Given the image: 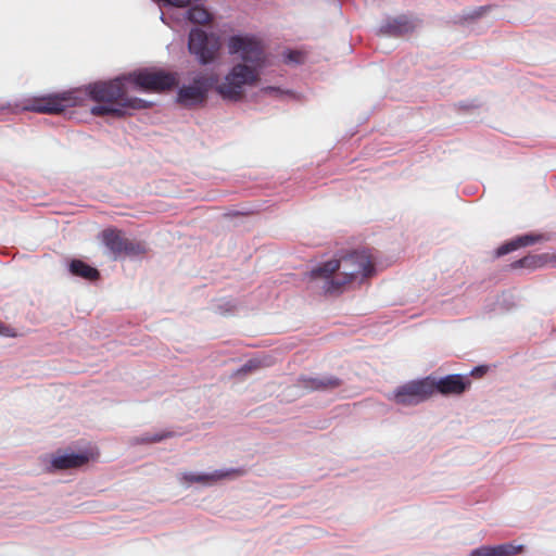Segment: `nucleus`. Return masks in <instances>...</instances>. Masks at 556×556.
Listing matches in <instances>:
<instances>
[{
	"instance_id": "nucleus-23",
	"label": "nucleus",
	"mask_w": 556,
	"mask_h": 556,
	"mask_svg": "<svg viewBox=\"0 0 556 556\" xmlns=\"http://www.w3.org/2000/svg\"><path fill=\"white\" fill-rule=\"evenodd\" d=\"M143 253H146V247L141 242L125 238L122 248V255L138 256Z\"/></svg>"
},
{
	"instance_id": "nucleus-4",
	"label": "nucleus",
	"mask_w": 556,
	"mask_h": 556,
	"mask_svg": "<svg viewBox=\"0 0 556 556\" xmlns=\"http://www.w3.org/2000/svg\"><path fill=\"white\" fill-rule=\"evenodd\" d=\"M228 52L231 55H239L243 64L263 68L265 65V52L261 42L253 36L233 35L227 42Z\"/></svg>"
},
{
	"instance_id": "nucleus-24",
	"label": "nucleus",
	"mask_w": 556,
	"mask_h": 556,
	"mask_svg": "<svg viewBox=\"0 0 556 556\" xmlns=\"http://www.w3.org/2000/svg\"><path fill=\"white\" fill-rule=\"evenodd\" d=\"M492 8H493L492 5H482V7L465 10L463 13V18L465 21H473V20L481 18L489 11H491Z\"/></svg>"
},
{
	"instance_id": "nucleus-17",
	"label": "nucleus",
	"mask_w": 556,
	"mask_h": 556,
	"mask_svg": "<svg viewBox=\"0 0 556 556\" xmlns=\"http://www.w3.org/2000/svg\"><path fill=\"white\" fill-rule=\"evenodd\" d=\"M102 242L108 250L114 255V257L122 256V248L125 241L123 233L116 229H105L101 233Z\"/></svg>"
},
{
	"instance_id": "nucleus-22",
	"label": "nucleus",
	"mask_w": 556,
	"mask_h": 556,
	"mask_svg": "<svg viewBox=\"0 0 556 556\" xmlns=\"http://www.w3.org/2000/svg\"><path fill=\"white\" fill-rule=\"evenodd\" d=\"M268 363L265 358H251L247 361L241 367H239L235 375L236 376H244L251 372L256 371L257 369L267 366Z\"/></svg>"
},
{
	"instance_id": "nucleus-30",
	"label": "nucleus",
	"mask_w": 556,
	"mask_h": 556,
	"mask_svg": "<svg viewBox=\"0 0 556 556\" xmlns=\"http://www.w3.org/2000/svg\"><path fill=\"white\" fill-rule=\"evenodd\" d=\"M160 18L163 23L168 24L164 13L161 14Z\"/></svg>"
},
{
	"instance_id": "nucleus-1",
	"label": "nucleus",
	"mask_w": 556,
	"mask_h": 556,
	"mask_svg": "<svg viewBox=\"0 0 556 556\" xmlns=\"http://www.w3.org/2000/svg\"><path fill=\"white\" fill-rule=\"evenodd\" d=\"M375 274L371 256L365 251H353L339 260H330L315 266L308 273L312 288L325 294H338L342 288L352 281L359 280Z\"/></svg>"
},
{
	"instance_id": "nucleus-20",
	"label": "nucleus",
	"mask_w": 556,
	"mask_h": 556,
	"mask_svg": "<svg viewBox=\"0 0 556 556\" xmlns=\"http://www.w3.org/2000/svg\"><path fill=\"white\" fill-rule=\"evenodd\" d=\"M547 255H527L511 264L514 268H530L535 269L542 267L546 262Z\"/></svg>"
},
{
	"instance_id": "nucleus-25",
	"label": "nucleus",
	"mask_w": 556,
	"mask_h": 556,
	"mask_svg": "<svg viewBox=\"0 0 556 556\" xmlns=\"http://www.w3.org/2000/svg\"><path fill=\"white\" fill-rule=\"evenodd\" d=\"M170 435H172V432L144 433L140 437H137L135 439V442L141 443V444L161 442Z\"/></svg>"
},
{
	"instance_id": "nucleus-2",
	"label": "nucleus",
	"mask_w": 556,
	"mask_h": 556,
	"mask_svg": "<svg viewBox=\"0 0 556 556\" xmlns=\"http://www.w3.org/2000/svg\"><path fill=\"white\" fill-rule=\"evenodd\" d=\"M261 70L249 64L237 63L230 68L223 81H217L214 89L222 99L238 101L242 98L245 87L256 85Z\"/></svg>"
},
{
	"instance_id": "nucleus-13",
	"label": "nucleus",
	"mask_w": 556,
	"mask_h": 556,
	"mask_svg": "<svg viewBox=\"0 0 556 556\" xmlns=\"http://www.w3.org/2000/svg\"><path fill=\"white\" fill-rule=\"evenodd\" d=\"M341 384L342 380L333 375L301 376L298 379V387L307 392H327L339 388Z\"/></svg>"
},
{
	"instance_id": "nucleus-16",
	"label": "nucleus",
	"mask_w": 556,
	"mask_h": 556,
	"mask_svg": "<svg viewBox=\"0 0 556 556\" xmlns=\"http://www.w3.org/2000/svg\"><path fill=\"white\" fill-rule=\"evenodd\" d=\"M543 239H544L543 235H535V233H526V235L518 236V237L511 239L510 241L502 244L500 248H497L496 255L497 256L506 255L519 248L532 245Z\"/></svg>"
},
{
	"instance_id": "nucleus-15",
	"label": "nucleus",
	"mask_w": 556,
	"mask_h": 556,
	"mask_svg": "<svg viewBox=\"0 0 556 556\" xmlns=\"http://www.w3.org/2000/svg\"><path fill=\"white\" fill-rule=\"evenodd\" d=\"M89 460L86 453H64L52 456L50 466L53 470H64L77 468L85 465Z\"/></svg>"
},
{
	"instance_id": "nucleus-3",
	"label": "nucleus",
	"mask_w": 556,
	"mask_h": 556,
	"mask_svg": "<svg viewBox=\"0 0 556 556\" xmlns=\"http://www.w3.org/2000/svg\"><path fill=\"white\" fill-rule=\"evenodd\" d=\"M220 39L213 33L192 28L188 36V50L201 65L213 63L220 49Z\"/></svg>"
},
{
	"instance_id": "nucleus-21",
	"label": "nucleus",
	"mask_w": 556,
	"mask_h": 556,
	"mask_svg": "<svg viewBox=\"0 0 556 556\" xmlns=\"http://www.w3.org/2000/svg\"><path fill=\"white\" fill-rule=\"evenodd\" d=\"M493 546V556H515L519 555L523 551V545L514 543H504Z\"/></svg>"
},
{
	"instance_id": "nucleus-11",
	"label": "nucleus",
	"mask_w": 556,
	"mask_h": 556,
	"mask_svg": "<svg viewBox=\"0 0 556 556\" xmlns=\"http://www.w3.org/2000/svg\"><path fill=\"white\" fill-rule=\"evenodd\" d=\"M419 21L407 15L388 17L379 27V34L388 37H400L413 33Z\"/></svg>"
},
{
	"instance_id": "nucleus-6",
	"label": "nucleus",
	"mask_w": 556,
	"mask_h": 556,
	"mask_svg": "<svg viewBox=\"0 0 556 556\" xmlns=\"http://www.w3.org/2000/svg\"><path fill=\"white\" fill-rule=\"evenodd\" d=\"M218 81L216 74H198L189 85H182L177 91V102L184 106H195L206 101L208 91Z\"/></svg>"
},
{
	"instance_id": "nucleus-29",
	"label": "nucleus",
	"mask_w": 556,
	"mask_h": 556,
	"mask_svg": "<svg viewBox=\"0 0 556 556\" xmlns=\"http://www.w3.org/2000/svg\"><path fill=\"white\" fill-rule=\"evenodd\" d=\"M266 93H282V91L277 87H267L264 89Z\"/></svg>"
},
{
	"instance_id": "nucleus-18",
	"label": "nucleus",
	"mask_w": 556,
	"mask_h": 556,
	"mask_svg": "<svg viewBox=\"0 0 556 556\" xmlns=\"http://www.w3.org/2000/svg\"><path fill=\"white\" fill-rule=\"evenodd\" d=\"M68 271L76 277H80L86 280H97L100 276V273L97 268L90 266L80 260H73L68 264Z\"/></svg>"
},
{
	"instance_id": "nucleus-27",
	"label": "nucleus",
	"mask_w": 556,
	"mask_h": 556,
	"mask_svg": "<svg viewBox=\"0 0 556 556\" xmlns=\"http://www.w3.org/2000/svg\"><path fill=\"white\" fill-rule=\"evenodd\" d=\"M470 556H493L492 545H482L470 552Z\"/></svg>"
},
{
	"instance_id": "nucleus-5",
	"label": "nucleus",
	"mask_w": 556,
	"mask_h": 556,
	"mask_svg": "<svg viewBox=\"0 0 556 556\" xmlns=\"http://www.w3.org/2000/svg\"><path fill=\"white\" fill-rule=\"evenodd\" d=\"M79 94H81V90H72L34 98L26 109L41 114H60L67 108L79 104L81 101Z\"/></svg>"
},
{
	"instance_id": "nucleus-31",
	"label": "nucleus",
	"mask_w": 556,
	"mask_h": 556,
	"mask_svg": "<svg viewBox=\"0 0 556 556\" xmlns=\"http://www.w3.org/2000/svg\"><path fill=\"white\" fill-rule=\"evenodd\" d=\"M555 258H556V255H555Z\"/></svg>"
},
{
	"instance_id": "nucleus-19",
	"label": "nucleus",
	"mask_w": 556,
	"mask_h": 556,
	"mask_svg": "<svg viewBox=\"0 0 556 556\" xmlns=\"http://www.w3.org/2000/svg\"><path fill=\"white\" fill-rule=\"evenodd\" d=\"M184 18L193 24H205L212 20V16L204 7L193 5L184 13Z\"/></svg>"
},
{
	"instance_id": "nucleus-8",
	"label": "nucleus",
	"mask_w": 556,
	"mask_h": 556,
	"mask_svg": "<svg viewBox=\"0 0 556 556\" xmlns=\"http://www.w3.org/2000/svg\"><path fill=\"white\" fill-rule=\"evenodd\" d=\"M128 81L124 75L109 81H97L85 87V94L96 102H123L129 98Z\"/></svg>"
},
{
	"instance_id": "nucleus-7",
	"label": "nucleus",
	"mask_w": 556,
	"mask_h": 556,
	"mask_svg": "<svg viewBox=\"0 0 556 556\" xmlns=\"http://www.w3.org/2000/svg\"><path fill=\"white\" fill-rule=\"evenodd\" d=\"M125 77L132 89L142 91H163L176 84V77L164 71L139 70L125 74Z\"/></svg>"
},
{
	"instance_id": "nucleus-12",
	"label": "nucleus",
	"mask_w": 556,
	"mask_h": 556,
	"mask_svg": "<svg viewBox=\"0 0 556 556\" xmlns=\"http://www.w3.org/2000/svg\"><path fill=\"white\" fill-rule=\"evenodd\" d=\"M430 379L431 395L434 392H439L441 394H460L463 393L468 384V379L460 374L447 375L445 377L435 379L431 376L428 377Z\"/></svg>"
},
{
	"instance_id": "nucleus-10",
	"label": "nucleus",
	"mask_w": 556,
	"mask_h": 556,
	"mask_svg": "<svg viewBox=\"0 0 556 556\" xmlns=\"http://www.w3.org/2000/svg\"><path fill=\"white\" fill-rule=\"evenodd\" d=\"M101 104L93 105L90 113L94 116L112 115L122 117L125 115L127 109L142 110L152 105L151 102L140 98H125L123 102H100Z\"/></svg>"
},
{
	"instance_id": "nucleus-26",
	"label": "nucleus",
	"mask_w": 556,
	"mask_h": 556,
	"mask_svg": "<svg viewBox=\"0 0 556 556\" xmlns=\"http://www.w3.org/2000/svg\"><path fill=\"white\" fill-rule=\"evenodd\" d=\"M283 61L287 64L298 65L303 62V54L300 51L288 50L283 53Z\"/></svg>"
},
{
	"instance_id": "nucleus-28",
	"label": "nucleus",
	"mask_w": 556,
	"mask_h": 556,
	"mask_svg": "<svg viewBox=\"0 0 556 556\" xmlns=\"http://www.w3.org/2000/svg\"><path fill=\"white\" fill-rule=\"evenodd\" d=\"M486 371V367L478 366L471 370V375L473 376H482Z\"/></svg>"
},
{
	"instance_id": "nucleus-14",
	"label": "nucleus",
	"mask_w": 556,
	"mask_h": 556,
	"mask_svg": "<svg viewBox=\"0 0 556 556\" xmlns=\"http://www.w3.org/2000/svg\"><path fill=\"white\" fill-rule=\"evenodd\" d=\"M235 469H217L212 472H184L179 476L180 483L189 486L192 483H201L203 485H212L218 480L226 479L236 473Z\"/></svg>"
},
{
	"instance_id": "nucleus-9",
	"label": "nucleus",
	"mask_w": 556,
	"mask_h": 556,
	"mask_svg": "<svg viewBox=\"0 0 556 556\" xmlns=\"http://www.w3.org/2000/svg\"><path fill=\"white\" fill-rule=\"evenodd\" d=\"M429 378L409 381L399 387L393 393V400L404 406L417 405L431 396Z\"/></svg>"
}]
</instances>
